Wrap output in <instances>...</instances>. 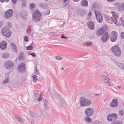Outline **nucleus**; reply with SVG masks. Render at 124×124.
I'll use <instances>...</instances> for the list:
<instances>
[{
  "label": "nucleus",
  "instance_id": "14",
  "mask_svg": "<svg viewBox=\"0 0 124 124\" xmlns=\"http://www.w3.org/2000/svg\"><path fill=\"white\" fill-rule=\"evenodd\" d=\"M80 106L84 107L85 106V98L84 97H81L79 101Z\"/></svg>",
  "mask_w": 124,
  "mask_h": 124
},
{
  "label": "nucleus",
  "instance_id": "53",
  "mask_svg": "<svg viewBox=\"0 0 124 124\" xmlns=\"http://www.w3.org/2000/svg\"><path fill=\"white\" fill-rule=\"evenodd\" d=\"M9 1V0H0V1L1 2H3L4 1H6L8 2Z\"/></svg>",
  "mask_w": 124,
  "mask_h": 124
},
{
  "label": "nucleus",
  "instance_id": "17",
  "mask_svg": "<svg viewBox=\"0 0 124 124\" xmlns=\"http://www.w3.org/2000/svg\"><path fill=\"white\" fill-rule=\"evenodd\" d=\"M7 46V43L5 41L1 42L0 43V47L2 50L5 49Z\"/></svg>",
  "mask_w": 124,
  "mask_h": 124
},
{
  "label": "nucleus",
  "instance_id": "7",
  "mask_svg": "<svg viewBox=\"0 0 124 124\" xmlns=\"http://www.w3.org/2000/svg\"><path fill=\"white\" fill-rule=\"evenodd\" d=\"M117 37V34L116 32L114 31H112L110 35V39L112 42H114L116 40Z\"/></svg>",
  "mask_w": 124,
  "mask_h": 124
},
{
  "label": "nucleus",
  "instance_id": "54",
  "mask_svg": "<svg viewBox=\"0 0 124 124\" xmlns=\"http://www.w3.org/2000/svg\"><path fill=\"white\" fill-rule=\"evenodd\" d=\"M92 14V13L91 12H89L88 15V17H90Z\"/></svg>",
  "mask_w": 124,
  "mask_h": 124
},
{
  "label": "nucleus",
  "instance_id": "62",
  "mask_svg": "<svg viewBox=\"0 0 124 124\" xmlns=\"http://www.w3.org/2000/svg\"><path fill=\"white\" fill-rule=\"evenodd\" d=\"M91 19V18L90 17H88L87 18V20H89Z\"/></svg>",
  "mask_w": 124,
  "mask_h": 124
},
{
  "label": "nucleus",
  "instance_id": "16",
  "mask_svg": "<svg viewBox=\"0 0 124 124\" xmlns=\"http://www.w3.org/2000/svg\"><path fill=\"white\" fill-rule=\"evenodd\" d=\"M87 25L89 28L91 30L94 29V24L93 22L92 21H89L87 23Z\"/></svg>",
  "mask_w": 124,
  "mask_h": 124
},
{
  "label": "nucleus",
  "instance_id": "3",
  "mask_svg": "<svg viewBox=\"0 0 124 124\" xmlns=\"http://www.w3.org/2000/svg\"><path fill=\"white\" fill-rule=\"evenodd\" d=\"M111 50L113 53L116 56L118 57L120 56L121 52L118 46L116 45L112 47Z\"/></svg>",
  "mask_w": 124,
  "mask_h": 124
},
{
  "label": "nucleus",
  "instance_id": "11",
  "mask_svg": "<svg viewBox=\"0 0 124 124\" xmlns=\"http://www.w3.org/2000/svg\"><path fill=\"white\" fill-rule=\"evenodd\" d=\"M25 64L23 63H21L18 67V70L19 72H23L25 71Z\"/></svg>",
  "mask_w": 124,
  "mask_h": 124
},
{
  "label": "nucleus",
  "instance_id": "10",
  "mask_svg": "<svg viewBox=\"0 0 124 124\" xmlns=\"http://www.w3.org/2000/svg\"><path fill=\"white\" fill-rule=\"evenodd\" d=\"M12 84L14 86H17V87H19L23 85V83L21 80H17L15 81H12Z\"/></svg>",
  "mask_w": 124,
  "mask_h": 124
},
{
  "label": "nucleus",
  "instance_id": "48",
  "mask_svg": "<svg viewBox=\"0 0 124 124\" xmlns=\"http://www.w3.org/2000/svg\"><path fill=\"white\" fill-rule=\"evenodd\" d=\"M28 121L27 123L29 124H33V123L32 121H30L29 119L28 120Z\"/></svg>",
  "mask_w": 124,
  "mask_h": 124
},
{
  "label": "nucleus",
  "instance_id": "6",
  "mask_svg": "<svg viewBox=\"0 0 124 124\" xmlns=\"http://www.w3.org/2000/svg\"><path fill=\"white\" fill-rule=\"evenodd\" d=\"M94 13L97 21L100 23H101L102 21L103 18L102 16L101 13L96 10L94 11Z\"/></svg>",
  "mask_w": 124,
  "mask_h": 124
},
{
  "label": "nucleus",
  "instance_id": "1",
  "mask_svg": "<svg viewBox=\"0 0 124 124\" xmlns=\"http://www.w3.org/2000/svg\"><path fill=\"white\" fill-rule=\"evenodd\" d=\"M42 15L38 10L35 11L32 14V19L36 22L42 18Z\"/></svg>",
  "mask_w": 124,
  "mask_h": 124
},
{
  "label": "nucleus",
  "instance_id": "33",
  "mask_svg": "<svg viewBox=\"0 0 124 124\" xmlns=\"http://www.w3.org/2000/svg\"><path fill=\"white\" fill-rule=\"evenodd\" d=\"M21 0L22 2V7L24 8L25 5L26 0Z\"/></svg>",
  "mask_w": 124,
  "mask_h": 124
},
{
  "label": "nucleus",
  "instance_id": "50",
  "mask_svg": "<svg viewBox=\"0 0 124 124\" xmlns=\"http://www.w3.org/2000/svg\"><path fill=\"white\" fill-rule=\"evenodd\" d=\"M42 99V97H41V95H40L39 97L38 98V101H41Z\"/></svg>",
  "mask_w": 124,
  "mask_h": 124
},
{
  "label": "nucleus",
  "instance_id": "64",
  "mask_svg": "<svg viewBox=\"0 0 124 124\" xmlns=\"http://www.w3.org/2000/svg\"><path fill=\"white\" fill-rule=\"evenodd\" d=\"M108 86H111V85L110 83H109L108 84Z\"/></svg>",
  "mask_w": 124,
  "mask_h": 124
},
{
  "label": "nucleus",
  "instance_id": "34",
  "mask_svg": "<svg viewBox=\"0 0 124 124\" xmlns=\"http://www.w3.org/2000/svg\"><path fill=\"white\" fill-rule=\"evenodd\" d=\"M33 48V46L32 45H30L29 46H27L26 49L27 50H31Z\"/></svg>",
  "mask_w": 124,
  "mask_h": 124
},
{
  "label": "nucleus",
  "instance_id": "13",
  "mask_svg": "<svg viewBox=\"0 0 124 124\" xmlns=\"http://www.w3.org/2000/svg\"><path fill=\"white\" fill-rule=\"evenodd\" d=\"M93 112V108H87L86 109V115L87 116L89 117L92 116Z\"/></svg>",
  "mask_w": 124,
  "mask_h": 124
},
{
  "label": "nucleus",
  "instance_id": "63",
  "mask_svg": "<svg viewBox=\"0 0 124 124\" xmlns=\"http://www.w3.org/2000/svg\"><path fill=\"white\" fill-rule=\"evenodd\" d=\"M114 0H107L108 1L110 2L113 1Z\"/></svg>",
  "mask_w": 124,
  "mask_h": 124
},
{
  "label": "nucleus",
  "instance_id": "23",
  "mask_svg": "<svg viewBox=\"0 0 124 124\" xmlns=\"http://www.w3.org/2000/svg\"><path fill=\"white\" fill-rule=\"evenodd\" d=\"M59 103L61 105L63 106V105L65 104V102L62 98H60V99Z\"/></svg>",
  "mask_w": 124,
  "mask_h": 124
},
{
  "label": "nucleus",
  "instance_id": "49",
  "mask_svg": "<svg viewBox=\"0 0 124 124\" xmlns=\"http://www.w3.org/2000/svg\"><path fill=\"white\" fill-rule=\"evenodd\" d=\"M121 38H123L124 39V33L123 32H122L121 33Z\"/></svg>",
  "mask_w": 124,
  "mask_h": 124
},
{
  "label": "nucleus",
  "instance_id": "12",
  "mask_svg": "<svg viewBox=\"0 0 124 124\" xmlns=\"http://www.w3.org/2000/svg\"><path fill=\"white\" fill-rule=\"evenodd\" d=\"M117 101L118 100L116 99H113L109 104V106L114 108L116 107L118 105Z\"/></svg>",
  "mask_w": 124,
  "mask_h": 124
},
{
  "label": "nucleus",
  "instance_id": "46",
  "mask_svg": "<svg viewBox=\"0 0 124 124\" xmlns=\"http://www.w3.org/2000/svg\"><path fill=\"white\" fill-rule=\"evenodd\" d=\"M20 121H18V122H22V123H23L24 122V119L22 118H20Z\"/></svg>",
  "mask_w": 124,
  "mask_h": 124
},
{
  "label": "nucleus",
  "instance_id": "44",
  "mask_svg": "<svg viewBox=\"0 0 124 124\" xmlns=\"http://www.w3.org/2000/svg\"><path fill=\"white\" fill-rule=\"evenodd\" d=\"M91 42H86V46H90L92 45Z\"/></svg>",
  "mask_w": 124,
  "mask_h": 124
},
{
  "label": "nucleus",
  "instance_id": "41",
  "mask_svg": "<svg viewBox=\"0 0 124 124\" xmlns=\"http://www.w3.org/2000/svg\"><path fill=\"white\" fill-rule=\"evenodd\" d=\"M35 72V73L37 75H39L40 73L38 70L37 68L35 67L34 69Z\"/></svg>",
  "mask_w": 124,
  "mask_h": 124
},
{
  "label": "nucleus",
  "instance_id": "9",
  "mask_svg": "<svg viewBox=\"0 0 124 124\" xmlns=\"http://www.w3.org/2000/svg\"><path fill=\"white\" fill-rule=\"evenodd\" d=\"M4 66L8 69H12L14 66V64L11 61H7L5 62Z\"/></svg>",
  "mask_w": 124,
  "mask_h": 124
},
{
  "label": "nucleus",
  "instance_id": "31",
  "mask_svg": "<svg viewBox=\"0 0 124 124\" xmlns=\"http://www.w3.org/2000/svg\"><path fill=\"white\" fill-rule=\"evenodd\" d=\"M80 5L82 7L85 6V0H82L81 2Z\"/></svg>",
  "mask_w": 124,
  "mask_h": 124
},
{
  "label": "nucleus",
  "instance_id": "4",
  "mask_svg": "<svg viewBox=\"0 0 124 124\" xmlns=\"http://www.w3.org/2000/svg\"><path fill=\"white\" fill-rule=\"evenodd\" d=\"M117 118V115L116 113L110 114L108 115L107 117V120L111 122L115 121Z\"/></svg>",
  "mask_w": 124,
  "mask_h": 124
},
{
  "label": "nucleus",
  "instance_id": "43",
  "mask_svg": "<svg viewBox=\"0 0 124 124\" xmlns=\"http://www.w3.org/2000/svg\"><path fill=\"white\" fill-rule=\"evenodd\" d=\"M9 78L8 77H7L5 80L3 81V83L4 84H6L8 83L9 82Z\"/></svg>",
  "mask_w": 124,
  "mask_h": 124
},
{
  "label": "nucleus",
  "instance_id": "29",
  "mask_svg": "<svg viewBox=\"0 0 124 124\" xmlns=\"http://www.w3.org/2000/svg\"><path fill=\"white\" fill-rule=\"evenodd\" d=\"M116 18L112 17L111 18L114 22V23L116 25H118V24L117 23V20Z\"/></svg>",
  "mask_w": 124,
  "mask_h": 124
},
{
  "label": "nucleus",
  "instance_id": "38",
  "mask_svg": "<svg viewBox=\"0 0 124 124\" xmlns=\"http://www.w3.org/2000/svg\"><path fill=\"white\" fill-rule=\"evenodd\" d=\"M30 113L31 115V119L32 120L34 119V118L36 117V115L34 114L32 112H30Z\"/></svg>",
  "mask_w": 124,
  "mask_h": 124
},
{
  "label": "nucleus",
  "instance_id": "26",
  "mask_svg": "<svg viewBox=\"0 0 124 124\" xmlns=\"http://www.w3.org/2000/svg\"><path fill=\"white\" fill-rule=\"evenodd\" d=\"M44 105L45 108H46L48 109L49 108L48 103V101L46 100L44 102Z\"/></svg>",
  "mask_w": 124,
  "mask_h": 124
},
{
  "label": "nucleus",
  "instance_id": "19",
  "mask_svg": "<svg viewBox=\"0 0 124 124\" xmlns=\"http://www.w3.org/2000/svg\"><path fill=\"white\" fill-rule=\"evenodd\" d=\"M105 32V31L103 28H101L98 29L96 31L97 35L100 36L102 35Z\"/></svg>",
  "mask_w": 124,
  "mask_h": 124
},
{
  "label": "nucleus",
  "instance_id": "2",
  "mask_svg": "<svg viewBox=\"0 0 124 124\" xmlns=\"http://www.w3.org/2000/svg\"><path fill=\"white\" fill-rule=\"evenodd\" d=\"M2 34L7 38H9L11 34V32L7 27H5L3 28L1 31Z\"/></svg>",
  "mask_w": 124,
  "mask_h": 124
},
{
  "label": "nucleus",
  "instance_id": "28",
  "mask_svg": "<svg viewBox=\"0 0 124 124\" xmlns=\"http://www.w3.org/2000/svg\"><path fill=\"white\" fill-rule=\"evenodd\" d=\"M35 5L34 3H32L30 5V8L31 10L32 11L35 8Z\"/></svg>",
  "mask_w": 124,
  "mask_h": 124
},
{
  "label": "nucleus",
  "instance_id": "47",
  "mask_svg": "<svg viewBox=\"0 0 124 124\" xmlns=\"http://www.w3.org/2000/svg\"><path fill=\"white\" fill-rule=\"evenodd\" d=\"M28 38L27 36L25 37L24 38V40L25 41H27L28 40Z\"/></svg>",
  "mask_w": 124,
  "mask_h": 124
},
{
  "label": "nucleus",
  "instance_id": "40",
  "mask_svg": "<svg viewBox=\"0 0 124 124\" xmlns=\"http://www.w3.org/2000/svg\"><path fill=\"white\" fill-rule=\"evenodd\" d=\"M118 113L119 115L122 116L124 115V112L122 110H121L118 111Z\"/></svg>",
  "mask_w": 124,
  "mask_h": 124
},
{
  "label": "nucleus",
  "instance_id": "58",
  "mask_svg": "<svg viewBox=\"0 0 124 124\" xmlns=\"http://www.w3.org/2000/svg\"><path fill=\"white\" fill-rule=\"evenodd\" d=\"M12 1L13 2V3L14 4H15L16 3L17 0H12Z\"/></svg>",
  "mask_w": 124,
  "mask_h": 124
},
{
  "label": "nucleus",
  "instance_id": "25",
  "mask_svg": "<svg viewBox=\"0 0 124 124\" xmlns=\"http://www.w3.org/2000/svg\"><path fill=\"white\" fill-rule=\"evenodd\" d=\"M79 13L80 14L81 16H84L85 14V11L84 10L80 9V10Z\"/></svg>",
  "mask_w": 124,
  "mask_h": 124
},
{
  "label": "nucleus",
  "instance_id": "55",
  "mask_svg": "<svg viewBox=\"0 0 124 124\" xmlns=\"http://www.w3.org/2000/svg\"><path fill=\"white\" fill-rule=\"evenodd\" d=\"M120 20L122 23H123V26L124 27V21L123 20H122V18H121Z\"/></svg>",
  "mask_w": 124,
  "mask_h": 124
},
{
  "label": "nucleus",
  "instance_id": "42",
  "mask_svg": "<svg viewBox=\"0 0 124 124\" xmlns=\"http://www.w3.org/2000/svg\"><path fill=\"white\" fill-rule=\"evenodd\" d=\"M86 121L89 123H91L92 122V120L90 118L86 117Z\"/></svg>",
  "mask_w": 124,
  "mask_h": 124
},
{
  "label": "nucleus",
  "instance_id": "18",
  "mask_svg": "<svg viewBox=\"0 0 124 124\" xmlns=\"http://www.w3.org/2000/svg\"><path fill=\"white\" fill-rule=\"evenodd\" d=\"M11 46L12 50L15 52L16 53H17L18 52V50L17 46L14 43L11 44Z\"/></svg>",
  "mask_w": 124,
  "mask_h": 124
},
{
  "label": "nucleus",
  "instance_id": "24",
  "mask_svg": "<svg viewBox=\"0 0 124 124\" xmlns=\"http://www.w3.org/2000/svg\"><path fill=\"white\" fill-rule=\"evenodd\" d=\"M9 54L7 53H4L3 54L2 57L3 58L7 59L9 57Z\"/></svg>",
  "mask_w": 124,
  "mask_h": 124
},
{
  "label": "nucleus",
  "instance_id": "32",
  "mask_svg": "<svg viewBox=\"0 0 124 124\" xmlns=\"http://www.w3.org/2000/svg\"><path fill=\"white\" fill-rule=\"evenodd\" d=\"M32 78L33 79V81L34 82H35L37 81L38 80V79L37 78V76L34 75L32 76Z\"/></svg>",
  "mask_w": 124,
  "mask_h": 124
},
{
  "label": "nucleus",
  "instance_id": "56",
  "mask_svg": "<svg viewBox=\"0 0 124 124\" xmlns=\"http://www.w3.org/2000/svg\"><path fill=\"white\" fill-rule=\"evenodd\" d=\"M8 27L9 28H10L11 27V23L9 22H8Z\"/></svg>",
  "mask_w": 124,
  "mask_h": 124
},
{
  "label": "nucleus",
  "instance_id": "27",
  "mask_svg": "<svg viewBox=\"0 0 124 124\" xmlns=\"http://www.w3.org/2000/svg\"><path fill=\"white\" fill-rule=\"evenodd\" d=\"M24 59V57L23 56V54L20 55L19 57L18 60L20 61H22Z\"/></svg>",
  "mask_w": 124,
  "mask_h": 124
},
{
  "label": "nucleus",
  "instance_id": "37",
  "mask_svg": "<svg viewBox=\"0 0 124 124\" xmlns=\"http://www.w3.org/2000/svg\"><path fill=\"white\" fill-rule=\"evenodd\" d=\"M118 66L120 68L123 69L124 68V64L121 63H118L117 64Z\"/></svg>",
  "mask_w": 124,
  "mask_h": 124
},
{
  "label": "nucleus",
  "instance_id": "61",
  "mask_svg": "<svg viewBox=\"0 0 124 124\" xmlns=\"http://www.w3.org/2000/svg\"><path fill=\"white\" fill-rule=\"evenodd\" d=\"M117 6H119L120 5V4L119 3H116L115 4Z\"/></svg>",
  "mask_w": 124,
  "mask_h": 124
},
{
  "label": "nucleus",
  "instance_id": "60",
  "mask_svg": "<svg viewBox=\"0 0 124 124\" xmlns=\"http://www.w3.org/2000/svg\"><path fill=\"white\" fill-rule=\"evenodd\" d=\"M88 5V3L87 1L86 0V7H87Z\"/></svg>",
  "mask_w": 124,
  "mask_h": 124
},
{
  "label": "nucleus",
  "instance_id": "8",
  "mask_svg": "<svg viewBox=\"0 0 124 124\" xmlns=\"http://www.w3.org/2000/svg\"><path fill=\"white\" fill-rule=\"evenodd\" d=\"M57 89L55 86H53L51 92L50 94L51 96H60L59 94L57 92L56 90Z\"/></svg>",
  "mask_w": 124,
  "mask_h": 124
},
{
  "label": "nucleus",
  "instance_id": "35",
  "mask_svg": "<svg viewBox=\"0 0 124 124\" xmlns=\"http://www.w3.org/2000/svg\"><path fill=\"white\" fill-rule=\"evenodd\" d=\"M55 58L56 60H61L63 59V57L59 56H56Z\"/></svg>",
  "mask_w": 124,
  "mask_h": 124
},
{
  "label": "nucleus",
  "instance_id": "45",
  "mask_svg": "<svg viewBox=\"0 0 124 124\" xmlns=\"http://www.w3.org/2000/svg\"><path fill=\"white\" fill-rule=\"evenodd\" d=\"M28 54L30 55H31L33 57H35L36 56V55L35 54V53H28Z\"/></svg>",
  "mask_w": 124,
  "mask_h": 124
},
{
  "label": "nucleus",
  "instance_id": "57",
  "mask_svg": "<svg viewBox=\"0 0 124 124\" xmlns=\"http://www.w3.org/2000/svg\"><path fill=\"white\" fill-rule=\"evenodd\" d=\"M31 31H30L29 30H27V33H28L29 34H30L31 32Z\"/></svg>",
  "mask_w": 124,
  "mask_h": 124
},
{
  "label": "nucleus",
  "instance_id": "36",
  "mask_svg": "<svg viewBox=\"0 0 124 124\" xmlns=\"http://www.w3.org/2000/svg\"><path fill=\"white\" fill-rule=\"evenodd\" d=\"M111 13L113 16L112 17L118 18V16L115 12L112 11L111 12Z\"/></svg>",
  "mask_w": 124,
  "mask_h": 124
},
{
  "label": "nucleus",
  "instance_id": "22",
  "mask_svg": "<svg viewBox=\"0 0 124 124\" xmlns=\"http://www.w3.org/2000/svg\"><path fill=\"white\" fill-rule=\"evenodd\" d=\"M92 103V101L89 99H86V106L90 105Z\"/></svg>",
  "mask_w": 124,
  "mask_h": 124
},
{
  "label": "nucleus",
  "instance_id": "15",
  "mask_svg": "<svg viewBox=\"0 0 124 124\" xmlns=\"http://www.w3.org/2000/svg\"><path fill=\"white\" fill-rule=\"evenodd\" d=\"M108 37V35L107 32H106L101 39V41L102 42H106Z\"/></svg>",
  "mask_w": 124,
  "mask_h": 124
},
{
  "label": "nucleus",
  "instance_id": "52",
  "mask_svg": "<svg viewBox=\"0 0 124 124\" xmlns=\"http://www.w3.org/2000/svg\"><path fill=\"white\" fill-rule=\"evenodd\" d=\"M121 8L124 11V2L121 5Z\"/></svg>",
  "mask_w": 124,
  "mask_h": 124
},
{
  "label": "nucleus",
  "instance_id": "51",
  "mask_svg": "<svg viewBox=\"0 0 124 124\" xmlns=\"http://www.w3.org/2000/svg\"><path fill=\"white\" fill-rule=\"evenodd\" d=\"M84 115V113L83 112H81L80 113V115L81 116L83 117Z\"/></svg>",
  "mask_w": 124,
  "mask_h": 124
},
{
  "label": "nucleus",
  "instance_id": "59",
  "mask_svg": "<svg viewBox=\"0 0 124 124\" xmlns=\"http://www.w3.org/2000/svg\"><path fill=\"white\" fill-rule=\"evenodd\" d=\"M61 38H63V39H67V37H64V36H61Z\"/></svg>",
  "mask_w": 124,
  "mask_h": 124
},
{
  "label": "nucleus",
  "instance_id": "30",
  "mask_svg": "<svg viewBox=\"0 0 124 124\" xmlns=\"http://www.w3.org/2000/svg\"><path fill=\"white\" fill-rule=\"evenodd\" d=\"M112 17L111 18H109L108 17H107L106 18V20L107 22L109 23H111L112 22Z\"/></svg>",
  "mask_w": 124,
  "mask_h": 124
},
{
  "label": "nucleus",
  "instance_id": "5",
  "mask_svg": "<svg viewBox=\"0 0 124 124\" xmlns=\"http://www.w3.org/2000/svg\"><path fill=\"white\" fill-rule=\"evenodd\" d=\"M13 15V12L12 9H10L7 11L4 14L5 18L9 19L11 18Z\"/></svg>",
  "mask_w": 124,
  "mask_h": 124
},
{
  "label": "nucleus",
  "instance_id": "39",
  "mask_svg": "<svg viewBox=\"0 0 124 124\" xmlns=\"http://www.w3.org/2000/svg\"><path fill=\"white\" fill-rule=\"evenodd\" d=\"M15 117L18 122L20 121L19 119H20L21 117L19 116L18 115H15Z\"/></svg>",
  "mask_w": 124,
  "mask_h": 124
},
{
  "label": "nucleus",
  "instance_id": "20",
  "mask_svg": "<svg viewBox=\"0 0 124 124\" xmlns=\"http://www.w3.org/2000/svg\"><path fill=\"white\" fill-rule=\"evenodd\" d=\"M101 77L103 79L104 82L105 83H109L111 81L109 78L107 77L104 75H102Z\"/></svg>",
  "mask_w": 124,
  "mask_h": 124
},
{
  "label": "nucleus",
  "instance_id": "21",
  "mask_svg": "<svg viewBox=\"0 0 124 124\" xmlns=\"http://www.w3.org/2000/svg\"><path fill=\"white\" fill-rule=\"evenodd\" d=\"M39 7L42 8L43 9L46 8V3H40L39 5Z\"/></svg>",
  "mask_w": 124,
  "mask_h": 124
}]
</instances>
